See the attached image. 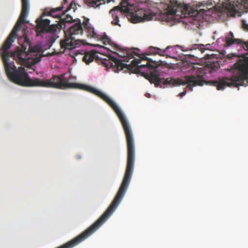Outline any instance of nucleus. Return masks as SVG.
Segmentation results:
<instances>
[{
    "label": "nucleus",
    "instance_id": "4be33fe9",
    "mask_svg": "<svg viewBox=\"0 0 248 248\" xmlns=\"http://www.w3.org/2000/svg\"><path fill=\"white\" fill-rule=\"evenodd\" d=\"M77 9V4L75 3V0H72L69 5L68 6L67 9L63 11V14H65L67 12L71 10H73V12H75L76 10Z\"/></svg>",
    "mask_w": 248,
    "mask_h": 248
},
{
    "label": "nucleus",
    "instance_id": "f8f14e48",
    "mask_svg": "<svg viewBox=\"0 0 248 248\" xmlns=\"http://www.w3.org/2000/svg\"><path fill=\"white\" fill-rule=\"evenodd\" d=\"M42 17L40 16L36 19V31L38 35L46 31V19H42Z\"/></svg>",
    "mask_w": 248,
    "mask_h": 248
},
{
    "label": "nucleus",
    "instance_id": "b1692460",
    "mask_svg": "<svg viewBox=\"0 0 248 248\" xmlns=\"http://www.w3.org/2000/svg\"><path fill=\"white\" fill-rule=\"evenodd\" d=\"M186 94V91H184L183 92L179 94V96H181V97H183L184 96H185Z\"/></svg>",
    "mask_w": 248,
    "mask_h": 248
},
{
    "label": "nucleus",
    "instance_id": "dca6fc26",
    "mask_svg": "<svg viewBox=\"0 0 248 248\" xmlns=\"http://www.w3.org/2000/svg\"><path fill=\"white\" fill-rule=\"evenodd\" d=\"M170 47V46H168L165 49H162L158 47L150 46L148 49V53L150 55L158 54L160 56H163L166 55V52Z\"/></svg>",
    "mask_w": 248,
    "mask_h": 248
},
{
    "label": "nucleus",
    "instance_id": "f3484780",
    "mask_svg": "<svg viewBox=\"0 0 248 248\" xmlns=\"http://www.w3.org/2000/svg\"><path fill=\"white\" fill-rule=\"evenodd\" d=\"M115 47L116 48V50H122L121 48H120L118 45H115ZM123 51L124 52H125L126 54V56L129 57L130 58H133L134 56H139L138 52H139V49L137 48H125L124 49H123Z\"/></svg>",
    "mask_w": 248,
    "mask_h": 248
},
{
    "label": "nucleus",
    "instance_id": "0eeeda50",
    "mask_svg": "<svg viewBox=\"0 0 248 248\" xmlns=\"http://www.w3.org/2000/svg\"><path fill=\"white\" fill-rule=\"evenodd\" d=\"M168 14L175 16H185L188 12V6L178 3L175 0H170L168 6Z\"/></svg>",
    "mask_w": 248,
    "mask_h": 248
},
{
    "label": "nucleus",
    "instance_id": "a878e982",
    "mask_svg": "<svg viewBox=\"0 0 248 248\" xmlns=\"http://www.w3.org/2000/svg\"><path fill=\"white\" fill-rule=\"evenodd\" d=\"M77 158H78V159H80V158H81V155H78V156H77Z\"/></svg>",
    "mask_w": 248,
    "mask_h": 248
},
{
    "label": "nucleus",
    "instance_id": "c85d7f7f",
    "mask_svg": "<svg viewBox=\"0 0 248 248\" xmlns=\"http://www.w3.org/2000/svg\"><path fill=\"white\" fill-rule=\"evenodd\" d=\"M110 2V0H108V3L109 2Z\"/></svg>",
    "mask_w": 248,
    "mask_h": 248
},
{
    "label": "nucleus",
    "instance_id": "bb28decb",
    "mask_svg": "<svg viewBox=\"0 0 248 248\" xmlns=\"http://www.w3.org/2000/svg\"><path fill=\"white\" fill-rule=\"evenodd\" d=\"M64 0V3H66L67 2V0Z\"/></svg>",
    "mask_w": 248,
    "mask_h": 248
},
{
    "label": "nucleus",
    "instance_id": "f257e3e1",
    "mask_svg": "<svg viewBox=\"0 0 248 248\" xmlns=\"http://www.w3.org/2000/svg\"><path fill=\"white\" fill-rule=\"evenodd\" d=\"M22 8L20 16L8 37L0 48V55L2 59L4 69L8 78L13 82L22 86L46 87V81L40 79H31L25 68L22 66L16 69L13 61H10V57L16 60L19 64L28 68H31L40 61L39 59H33L31 57L30 53L40 52L42 47L37 45L31 46L29 39L26 34L27 29H24V34L18 39L21 48L17 47L16 51L8 52L12 43L17 36V32L20 30L21 25L28 22L26 18L29 11L28 0H21Z\"/></svg>",
    "mask_w": 248,
    "mask_h": 248
},
{
    "label": "nucleus",
    "instance_id": "ddd939ff",
    "mask_svg": "<svg viewBox=\"0 0 248 248\" xmlns=\"http://www.w3.org/2000/svg\"><path fill=\"white\" fill-rule=\"evenodd\" d=\"M80 50H78L77 51V52H78V51L79 53L84 54L82 60L87 64H88L91 62H93L97 56L96 55V52L94 50L87 52H84V51H82V52H83V53L80 52Z\"/></svg>",
    "mask_w": 248,
    "mask_h": 248
},
{
    "label": "nucleus",
    "instance_id": "9b49d317",
    "mask_svg": "<svg viewBox=\"0 0 248 248\" xmlns=\"http://www.w3.org/2000/svg\"><path fill=\"white\" fill-rule=\"evenodd\" d=\"M83 29L80 20L78 19V21L69 28L68 35L74 36L75 35L81 34L83 33Z\"/></svg>",
    "mask_w": 248,
    "mask_h": 248
},
{
    "label": "nucleus",
    "instance_id": "412c9836",
    "mask_svg": "<svg viewBox=\"0 0 248 248\" xmlns=\"http://www.w3.org/2000/svg\"><path fill=\"white\" fill-rule=\"evenodd\" d=\"M97 38L102 41L104 44L105 45H112V42L110 39L108 38L106 34H104L103 35L101 36L98 35V37Z\"/></svg>",
    "mask_w": 248,
    "mask_h": 248
},
{
    "label": "nucleus",
    "instance_id": "a211bd4d",
    "mask_svg": "<svg viewBox=\"0 0 248 248\" xmlns=\"http://www.w3.org/2000/svg\"><path fill=\"white\" fill-rule=\"evenodd\" d=\"M221 5V9L228 12L235 14L237 11L236 7H237V5L233 1L223 2Z\"/></svg>",
    "mask_w": 248,
    "mask_h": 248
},
{
    "label": "nucleus",
    "instance_id": "4468645a",
    "mask_svg": "<svg viewBox=\"0 0 248 248\" xmlns=\"http://www.w3.org/2000/svg\"><path fill=\"white\" fill-rule=\"evenodd\" d=\"M82 25L83 26V28L89 32L92 37L93 38L98 37V35L95 32L94 29L89 23V19L84 17Z\"/></svg>",
    "mask_w": 248,
    "mask_h": 248
},
{
    "label": "nucleus",
    "instance_id": "cd10ccee",
    "mask_svg": "<svg viewBox=\"0 0 248 248\" xmlns=\"http://www.w3.org/2000/svg\"><path fill=\"white\" fill-rule=\"evenodd\" d=\"M47 56H51V54H50V53H47Z\"/></svg>",
    "mask_w": 248,
    "mask_h": 248
},
{
    "label": "nucleus",
    "instance_id": "5701e85b",
    "mask_svg": "<svg viewBox=\"0 0 248 248\" xmlns=\"http://www.w3.org/2000/svg\"><path fill=\"white\" fill-rule=\"evenodd\" d=\"M243 27L245 30L248 31V24L245 22H243Z\"/></svg>",
    "mask_w": 248,
    "mask_h": 248
},
{
    "label": "nucleus",
    "instance_id": "423d86ee",
    "mask_svg": "<svg viewBox=\"0 0 248 248\" xmlns=\"http://www.w3.org/2000/svg\"><path fill=\"white\" fill-rule=\"evenodd\" d=\"M147 60L148 62L149 61L148 58L145 56H143L140 57V59H134L129 64L124 63L122 62V61L117 58H114L113 62L117 70H123L124 68H126L129 70H134L135 73L142 72L143 73L142 69L147 67L146 64L138 65L140 62L141 60Z\"/></svg>",
    "mask_w": 248,
    "mask_h": 248
},
{
    "label": "nucleus",
    "instance_id": "9d476101",
    "mask_svg": "<svg viewBox=\"0 0 248 248\" xmlns=\"http://www.w3.org/2000/svg\"><path fill=\"white\" fill-rule=\"evenodd\" d=\"M120 7H115L109 11V14L112 15L113 20L111 21V24L113 25H118L121 27V25L119 23V18L120 16H122V11L121 9V4H120Z\"/></svg>",
    "mask_w": 248,
    "mask_h": 248
},
{
    "label": "nucleus",
    "instance_id": "aec40b11",
    "mask_svg": "<svg viewBox=\"0 0 248 248\" xmlns=\"http://www.w3.org/2000/svg\"><path fill=\"white\" fill-rule=\"evenodd\" d=\"M85 3L90 7H98L100 5L105 3V0H84Z\"/></svg>",
    "mask_w": 248,
    "mask_h": 248
},
{
    "label": "nucleus",
    "instance_id": "2eb2a0df",
    "mask_svg": "<svg viewBox=\"0 0 248 248\" xmlns=\"http://www.w3.org/2000/svg\"><path fill=\"white\" fill-rule=\"evenodd\" d=\"M82 25L83 26V28L89 32L92 37L93 38L98 37V35L95 32L94 29L89 23V19L84 17Z\"/></svg>",
    "mask_w": 248,
    "mask_h": 248
},
{
    "label": "nucleus",
    "instance_id": "1a4fd4ad",
    "mask_svg": "<svg viewBox=\"0 0 248 248\" xmlns=\"http://www.w3.org/2000/svg\"><path fill=\"white\" fill-rule=\"evenodd\" d=\"M64 4H62V6L55 8H47V16L52 18L56 19L55 23H58L60 21L63 12H62L63 9L64 8Z\"/></svg>",
    "mask_w": 248,
    "mask_h": 248
},
{
    "label": "nucleus",
    "instance_id": "7ed1b4c3",
    "mask_svg": "<svg viewBox=\"0 0 248 248\" xmlns=\"http://www.w3.org/2000/svg\"><path fill=\"white\" fill-rule=\"evenodd\" d=\"M75 79L76 78L72 76L69 77L68 81L66 79L55 76L49 80H47V87L57 89L74 88L87 91L99 97L108 104L119 118L125 135L127 150V159L126 168H134L135 160L134 138L131 128L125 116L117 105L108 96L101 91L87 85L69 82V81Z\"/></svg>",
    "mask_w": 248,
    "mask_h": 248
},
{
    "label": "nucleus",
    "instance_id": "6e6552de",
    "mask_svg": "<svg viewBox=\"0 0 248 248\" xmlns=\"http://www.w3.org/2000/svg\"><path fill=\"white\" fill-rule=\"evenodd\" d=\"M80 41L76 39L74 36L65 33L64 38L60 41V46L62 52L66 49H72L77 47L80 44Z\"/></svg>",
    "mask_w": 248,
    "mask_h": 248
},
{
    "label": "nucleus",
    "instance_id": "20e7f679",
    "mask_svg": "<svg viewBox=\"0 0 248 248\" xmlns=\"http://www.w3.org/2000/svg\"><path fill=\"white\" fill-rule=\"evenodd\" d=\"M132 0H123L121 9L124 13L129 14L131 22L134 23L149 21L155 15L148 9L137 8L136 5L131 3Z\"/></svg>",
    "mask_w": 248,
    "mask_h": 248
},
{
    "label": "nucleus",
    "instance_id": "f03ea898",
    "mask_svg": "<svg viewBox=\"0 0 248 248\" xmlns=\"http://www.w3.org/2000/svg\"><path fill=\"white\" fill-rule=\"evenodd\" d=\"M146 65V68L149 70V73L143 72V75L151 83H154L155 87H162L161 83L165 85L176 86L187 84V87L191 90L195 86H202L203 83L209 84L217 87V90H222L226 87H235L242 86L245 80L248 82V57H244L239 59L234 64V67L240 73L237 76L231 78H219L218 80H205L206 69L202 67H199L197 63H190L187 64V71L190 74L189 76H185L183 78H172L162 79L160 78L159 72L155 69V66L151 63L149 60Z\"/></svg>",
    "mask_w": 248,
    "mask_h": 248
},
{
    "label": "nucleus",
    "instance_id": "6ab92c4d",
    "mask_svg": "<svg viewBox=\"0 0 248 248\" xmlns=\"http://www.w3.org/2000/svg\"><path fill=\"white\" fill-rule=\"evenodd\" d=\"M241 42V40L234 38L232 32H230L226 37V44L227 46H230L234 44H240Z\"/></svg>",
    "mask_w": 248,
    "mask_h": 248
},
{
    "label": "nucleus",
    "instance_id": "393cba45",
    "mask_svg": "<svg viewBox=\"0 0 248 248\" xmlns=\"http://www.w3.org/2000/svg\"><path fill=\"white\" fill-rule=\"evenodd\" d=\"M46 15V8L44 9L42 16H44Z\"/></svg>",
    "mask_w": 248,
    "mask_h": 248
},
{
    "label": "nucleus",
    "instance_id": "39448f33",
    "mask_svg": "<svg viewBox=\"0 0 248 248\" xmlns=\"http://www.w3.org/2000/svg\"><path fill=\"white\" fill-rule=\"evenodd\" d=\"M78 19L74 20L71 16L67 15L65 17H61L58 23H53L51 19L47 18V48H50L59 37L58 34L61 30L65 29L66 23L76 22Z\"/></svg>",
    "mask_w": 248,
    "mask_h": 248
}]
</instances>
